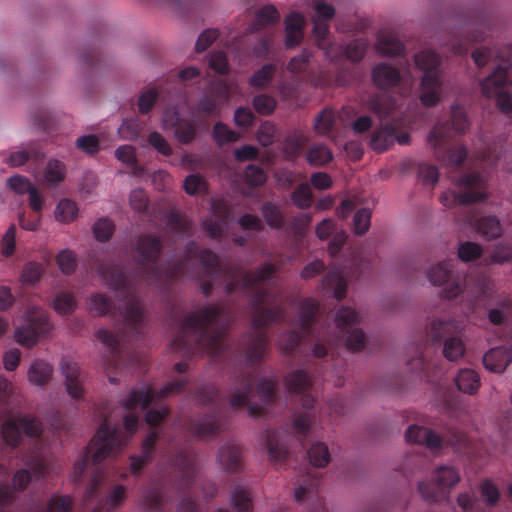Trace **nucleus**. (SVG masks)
Returning a JSON list of instances; mask_svg holds the SVG:
<instances>
[{
  "mask_svg": "<svg viewBox=\"0 0 512 512\" xmlns=\"http://www.w3.org/2000/svg\"><path fill=\"white\" fill-rule=\"evenodd\" d=\"M153 398L154 392L150 387L140 390L133 389L130 392L128 397L122 401V405L127 411L123 418L124 430L120 426H111L108 419L103 421L87 446L85 456L74 463L71 474L74 483L81 481L89 459L94 465H98L125 447L137 431L140 412L149 407Z\"/></svg>",
  "mask_w": 512,
  "mask_h": 512,
  "instance_id": "obj_1",
  "label": "nucleus"
},
{
  "mask_svg": "<svg viewBox=\"0 0 512 512\" xmlns=\"http://www.w3.org/2000/svg\"><path fill=\"white\" fill-rule=\"evenodd\" d=\"M100 274L105 279L108 287L115 291L116 297L125 302L121 311L123 328L117 333L101 328L96 331V338L107 348L110 356L105 359V365L109 369H117L122 362V350L120 342L125 337H139L143 329L144 304L136 295L134 287L120 265H101Z\"/></svg>",
  "mask_w": 512,
  "mask_h": 512,
  "instance_id": "obj_2",
  "label": "nucleus"
},
{
  "mask_svg": "<svg viewBox=\"0 0 512 512\" xmlns=\"http://www.w3.org/2000/svg\"><path fill=\"white\" fill-rule=\"evenodd\" d=\"M415 65L423 72L420 82V100L424 106L431 107L441 100L442 82L439 70L440 58L429 50L415 55Z\"/></svg>",
  "mask_w": 512,
  "mask_h": 512,
  "instance_id": "obj_3",
  "label": "nucleus"
},
{
  "mask_svg": "<svg viewBox=\"0 0 512 512\" xmlns=\"http://www.w3.org/2000/svg\"><path fill=\"white\" fill-rule=\"evenodd\" d=\"M50 329L47 312L33 306L25 312L23 324L15 331V339L22 346L32 347L38 342L39 337L47 334Z\"/></svg>",
  "mask_w": 512,
  "mask_h": 512,
  "instance_id": "obj_4",
  "label": "nucleus"
},
{
  "mask_svg": "<svg viewBox=\"0 0 512 512\" xmlns=\"http://www.w3.org/2000/svg\"><path fill=\"white\" fill-rule=\"evenodd\" d=\"M137 263L141 276L146 281L160 278V238L144 235L137 242Z\"/></svg>",
  "mask_w": 512,
  "mask_h": 512,
  "instance_id": "obj_5",
  "label": "nucleus"
},
{
  "mask_svg": "<svg viewBox=\"0 0 512 512\" xmlns=\"http://www.w3.org/2000/svg\"><path fill=\"white\" fill-rule=\"evenodd\" d=\"M434 485L425 481L418 483V491L427 501H436L440 494L448 493L461 480L459 470L452 465L438 466L433 474Z\"/></svg>",
  "mask_w": 512,
  "mask_h": 512,
  "instance_id": "obj_6",
  "label": "nucleus"
},
{
  "mask_svg": "<svg viewBox=\"0 0 512 512\" xmlns=\"http://www.w3.org/2000/svg\"><path fill=\"white\" fill-rule=\"evenodd\" d=\"M506 77V68L499 66L481 82L482 93L486 97H496L497 104L503 112L512 110V81L507 83Z\"/></svg>",
  "mask_w": 512,
  "mask_h": 512,
  "instance_id": "obj_7",
  "label": "nucleus"
},
{
  "mask_svg": "<svg viewBox=\"0 0 512 512\" xmlns=\"http://www.w3.org/2000/svg\"><path fill=\"white\" fill-rule=\"evenodd\" d=\"M42 432V423L30 415L8 419L2 425V437L6 444L12 447H16L21 443L22 434L31 438H38Z\"/></svg>",
  "mask_w": 512,
  "mask_h": 512,
  "instance_id": "obj_8",
  "label": "nucleus"
},
{
  "mask_svg": "<svg viewBox=\"0 0 512 512\" xmlns=\"http://www.w3.org/2000/svg\"><path fill=\"white\" fill-rule=\"evenodd\" d=\"M484 181V177L479 173H470L459 182V186L464 188L465 192L447 191L442 195L441 201L446 207H452L484 200L487 194L479 190Z\"/></svg>",
  "mask_w": 512,
  "mask_h": 512,
  "instance_id": "obj_9",
  "label": "nucleus"
},
{
  "mask_svg": "<svg viewBox=\"0 0 512 512\" xmlns=\"http://www.w3.org/2000/svg\"><path fill=\"white\" fill-rule=\"evenodd\" d=\"M313 9L315 12V15L312 16V21L314 23L313 34L317 45L324 51L327 58H333L335 56L331 51L333 45H330V47L326 46V43L328 42V26L324 21L334 16V8L323 0H315L313 3Z\"/></svg>",
  "mask_w": 512,
  "mask_h": 512,
  "instance_id": "obj_10",
  "label": "nucleus"
},
{
  "mask_svg": "<svg viewBox=\"0 0 512 512\" xmlns=\"http://www.w3.org/2000/svg\"><path fill=\"white\" fill-rule=\"evenodd\" d=\"M452 267L453 265L450 261H444L432 266L426 272V277L432 285L444 286L442 295L447 299L456 297L463 288V283L460 279L452 282L448 281Z\"/></svg>",
  "mask_w": 512,
  "mask_h": 512,
  "instance_id": "obj_11",
  "label": "nucleus"
},
{
  "mask_svg": "<svg viewBox=\"0 0 512 512\" xmlns=\"http://www.w3.org/2000/svg\"><path fill=\"white\" fill-rule=\"evenodd\" d=\"M60 368L65 378L64 384L67 394L76 401L83 400L85 389L79 364L70 357H63L60 361Z\"/></svg>",
  "mask_w": 512,
  "mask_h": 512,
  "instance_id": "obj_12",
  "label": "nucleus"
},
{
  "mask_svg": "<svg viewBox=\"0 0 512 512\" xmlns=\"http://www.w3.org/2000/svg\"><path fill=\"white\" fill-rule=\"evenodd\" d=\"M28 469H20L15 472L12 478V485L15 490L23 491L31 482L32 476L36 479H42L49 473V465L43 457H36L30 463Z\"/></svg>",
  "mask_w": 512,
  "mask_h": 512,
  "instance_id": "obj_13",
  "label": "nucleus"
},
{
  "mask_svg": "<svg viewBox=\"0 0 512 512\" xmlns=\"http://www.w3.org/2000/svg\"><path fill=\"white\" fill-rule=\"evenodd\" d=\"M372 77L374 83L379 87H387L401 82L404 86L410 88L413 83V77L409 71L400 75L396 69L386 64L376 66Z\"/></svg>",
  "mask_w": 512,
  "mask_h": 512,
  "instance_id": "obj_14",
  "label": "nucleus"
},
{
  "mask_svg": "<svg viewBox=\"0 0 512 512\" xmlns=\"http://www.w3.org/2000/svg\"><path fill=\"white\" fill-rule=\"evenodd\" d=\"M157 438V433L152 431L143 441L141 454L130 457V472L132 475H140L143 468L152 461Z\"/></svg>",
  "mask_w": 512,
  "mask_h": 512,
  "instance_id": "obj_15",
  "label": "nucleus"
},
{
  "mask_svg": "<svg viewBox=\"0 0 512 512\" xmlns=\"http://www.w3.org/2000/svg\"><path fill=\"white\" fill-rule=\"evenodd\" d=\"M408 442L426 446L428 449L435 451L440 448L442 440L432 430L418 426L410 425L405 433Z\"/></svg>",
  "mask_w": 512,
  "mask_h": 512,
  "instance_id": "obj_16",
  "label": "nucleus"
},
{
  "mask_svg": "<svg viewBox=\"0 0 512 512\" xmlns=\"http://www.w3.org/2000/svg\"><path fill=\"white\" fill-rule=\"evenodd\" d=\"M218 314L219 311L216 306H209L197 314L191 315L183 326V333L193 334L204 330L205 327L216 321Z\"/></svg>",
  "mask_w": 512,
  "mask_h": 512,
  "instance_id": "obj_17",
  "label": "nucleus"
},
{
  "mask_svg": "<svg viewBox=\"0 0 512 512\" xmlns=\"http://www.w3.org/2000/svg\"><path fill=\"white\" fill-rule=\"evenodd\" d=\"M305 17L298 12H292L285 18V46L293 48L303 39Z\"/></svg>",
  "mask_w": 512,
  "mask_h": 512,
  "instance_id": "obj_18",
  "label": "nucleus"
},
{
  "mask_svg": "<svg viewBox=\"0 0 512 512\" xmlns=\"http://www.w3.org/2000/svg\"><path fill=\"white\" fill-rule=\"evenodd\" d=\"M512 361V352L506 348H493L483 357V363L487 370L494 373H502Z\"/></svg>",
  "mask_w": 512,
  "mask_h": 512,
  "instance_id": "obj_19",
  "label": "nucleus"
},
{
  "mask_svg": "<svg viewBox=\"0 0 512 512\" xmlns=\"http://www.w3.org/2000/svg\"><path fill=\"white\" fill-rule=\"evenodd\" d=\"M53 374V367L43 360H34L28 370L29 381L37 386L46 385Z\"/></svg>",
  "mask_w": 512,
  "mask_h": 512,
  "instance_id": "obj_20",
  "label": "nucleus"
},
{
  "mask_svg": "<svg viewBox=\"0 0 512 512\" xmlns=\"http://www.w3.org/2000/svg\"><path fill=\"white\" fill-rule=\"evenodd\" d=\"M240 449L234 444H226L219 450L217 461L227 472L237 470L240 463Z\"/></svg>",
  "mask_w": 512,
  "mask_h": 512,
  "instance_id": "obj_21",
  "label": "nucleus"
},
{
  "mask_svg": "<svg viewBox=\"0 0 512 512\" xmlns=\"http://www.w3.org/2000/svg\"><path fill=\"white\" fill-rule=\"evenodd\" d=\"M126 488L123 485H115L108 496L101 500L92 512H113L124 501Z\"/></svg>",
  "mask_w": 512,
  "mask_h": 512,
  "instance_id": "obj_22",
  "label": "nucleus"
},
{
  "mask_svg": "<svg viewBox=\"0 0 512 512\" xmlns=\"http://www.w3.org/2000/svg\"><path fill=\"white\" fill-rule=\"evenodd\" d=\"M115 157L130 168L133 176L139 177L144 173V168L138 165L135 148L131 145H121L115 150Z\"/></svg>",
  "mask_w": 512,
  "mask_h": 512,
  "instance_id": "obj_23",
  "label": "nucleus"
},
{
  "mask_svg": "<svg viewBox=\"0 0 512 512\" xmlns=\"http://www.w3.org/2000/svg\"><path fill=\"white\" fill-rule=\"evenodd\" d=\"M458 389L466 394L475 393L480 387V378L473 369L465 368L459 371L455 378Z\"/></svg>",
  "mask_w": 512,
  "mask_h": 512,
  "instance_id": "obj_24",
  "label": "nucleus"
},
{
  "mask_svg": "<svg viewBox=\"0 0 512 512\" xmlns=\"http://www.w3.org/2000/svg\"><path fill=\"white\" fill-rule=\"evenodd\" d=\"M66 175V166L57 159H50L44 170V181L49 187H55L62 182Z\"/></svg>",
  "mask_w": 512,
  "mask_h": 512,
  "instance_id": "obj_25",
  "label": "nucleus"
},
{
  "mask_svg": "<svg viewBox=\"0 0 512 512\" xmlns=\"http://www.w3.org/2000/svg\"><path fill=\"white\" fill-rule=\"evenodd\" d=\"M376 49L382 55H397L402 52L403 45L393 33L383 32L378 37Z\"/></svg>",
  "mask_w": 512,
  "mask_h": 512,
  "instance_id": "obj_26",
  "label": "nucleus"
},
{
  "mask_svg": "<svg viewBox=\"0 0 512 512\" xmlns=\"http://www.w3.org/2000/svg\"><path fill=\"white\" fill-rule=\"evenodd\" d=\"M143 507L149 511H157L160 507V484L155 481L143 487L141 491Z\"/></svg>",
  "mask_w": 512,
  "mask_h": 512,
  "instance_id": "obj_27",
  "label": "nucleus"
},
{
  "mask_svg": "<svg viewBox=\"0 0 512 512\" xmlns=\"http://www.w3.org/2000/svg\"><path fill=\"white\" fill-rule=\"evenodd\" d=\"M44 158V152L35 146L29 147L28 150L16 151L10 154L8 158V164L16 167L23 165L28 160L39 161Z\"/></svg>",
  "mask_w": 512,
  "mask_h": 512,
  "instance_id": "obj_28",
  "label": "nucleus"
},
{
  "mask_svg": "<svg viewBox=\"0 0 512 512\" xmlns=\"http://www.w3.org/2000/svg\"><path fill=\"white\" fill-rule=\"evenodd\" d=\"M144 129V124L137 117L124 119L118 128V134L123 140H136Z\"/></svg>",
  "mask_w": 512,
  "mask_h": 512,
  "instance_id": "obj_29",
  "label": "nucleus"
},
{
  "mask_svg": "<svg viewBox=\"0 0 512 512\" xmlns=\"http://www.w3.org/2000/svg\"><path fill=\"white\" fill-rule=\"evenodd\" d=\"M394 139V129L390 126H385L373 134L370 146L373 150L382 152L393 144Z\"/></svg>",
  "mask_w": 512,
  "mask_h": 512,
  "instance_id": "obj_30",
  "label": "nucleus"
},
{
  "mask_svg": "<svg viewBox=\"0 0 512 512\" xmlns=\"http://www.w3.org/2000/svg\"><path fill=\"white\" fill-rule=\"evenodd\" d=\"M322 287L324 289H333L334 297L340 300L345 296L347 283L338 271H334L325 276L322 281Z\"/></svg>",
  "mask_w": 512,
  "mask_h": 512,
  "instance_id": "obj_31",
  "label": "nucleus"
},
{
  "mask_svg": "<svg viewBox=\"0 0 512 512\" xmlns=\"http://www.w3.org/2000/svg\"><path fill=\"white\" fill-rule=\"evenodd\" d=\"M54 310L62 315L72 313L77 307V301L73 294L61 291L57 293L52 301Z\"/></svg>",
  "mask_w": 512,
  "mask_h": 512,
  "instance_id": "obj_32",
  "label": "nucleus"
},
{
  "mask_svg": "<svg viewBox=\"0 0 512 512\" xmlns=\"http://www.w3.org/2000/svg\"><path fill=\"white\" fill-rule=\"evenodd\" d=\"M333 157L331 150L325 145L318 144L310 147L307 152V162L312 166H322L328 163Z\"/></svg>",
  "mask_w": 512,
  "mask_h": 512,
  "instance_id": "obj_33",
  "label": "nucleus"
},
{
  "mask_svg": "<svg viewBox=\"0 0 512 512\" xmlns=\"http://www.w3.org/2000/svg\"><path fill=\"white\" fill-rule=\"evenodd\" d=\"M465 352V346L461 338L457 336L448 337L443 343V355L449 361L460 359Z\"/></svg>",
  "mask_w": 512,
  "mask_h": 512,
  "instance_id": "obj_34",
  "label": "nucleus"
},
{
  "mask_svg": "<svg viewBox=\"0 0 512 512\" xmlns=\"http://www.w3.org/2000/svg\"><path fill=\"white\" fill-rule=\"evenodd\" d=\"M308 456L310 463L314 467L318 468L326 466L330 461L328 447L325 443L322 442L313 443L308 451Z\"/></svg>",
  "mask_w": 512,
  "mask_h": 512,
  "instance_id": "obj_35",
  "label": "nucleus"
},
{
  "mask_svg": "<svg viewBox=\"0 0 512 512\" xmlns=\"http://www.w3.org/2000/svg\"><path fill=\"white\" fill-rule=\"evenodd\" d=\"M361 316L358 312L350 307H341L337 313L335 322L338 328L341 329L342 333H346L350 326L360 321Z\"/></svg>",
  "mask_w": 512,
  "mask_h": 512,
  "instance_id": "obj_36",
  "label": "nucleus"
},
{
  "mask_svg": "<svg viewBox=\"0 0 512 512\" xmlns=\"http://www.w3.org/2000/svg\"><path fill=\"white\" fill-rule=\"evenodd\" d=\"M279 19L280 15L275 6L266 5L258 11L253 30H258L262 27L275 24Z\"/></svg>",
  "mask_w": 512,
  "mask_h": 512,
  "instance_id": "obj_37",
  "label": "nucleus"
},
{
  "mask_svg": "<svg viewBox=\"0 0 512 512\" xmlns=\"http://www.w3.org/2000/svg\"><path fill=\"white\" fill-rule=\"evenodd\" d=\"M78 213L77 204L69 199H62L57 204L55 217L58 221L69 223L73 221Z\"/></svg>",
  "mask_w": 512,
  "mask_h": 512,
  "instance_id": "obj_38",
  "label": "nucleus"
},
{
  "mask_svg": "<svg viewBox=\"0 0 512 512\" xmlns=\"http://www.w3.org/2000/svg\"><path fill=\"white\" fill-rule=\"evenodd\" d=\"M115 230V225L112 220L108 218H100L93 225V234L98 241H108Z\"/></svg>",
  "mask_w": 512,
  "mask_h": 512,
  "instance_id": "obj_39",
  "label": "nucleus"
},
{
  "mask_svg": "<svg viewBox=\"0 0 512 512\" xmlns=\"http://www.w3.org/2000/svg\"><path fill=\"white\" fill-rule=\"evenodd\" d=\"M224 213L225 211L222 209L216 210V213L213 215H210L204 222H203V228L208 232V234L211 237L218 236L224 226Z\"/></svg>",
  "mask_w": 512,
  "mask_h": 512,
  "instance_id": "obj_40",
  "label": "nucleus"
},
{
  "mask_svg": "<svg viewBox=\"0 0 512 512\" xmlns=\"http://www.w3.org/2000/svg\"><path fill=\"white\" fill-rule=\"evenodd\" d=\"M476 229L487 238H495L500 236L502 233L501 225L494 217H486L482 219Z\"/></svg>",
  "mask_w": 512,
  "mask_h": 512,
  "instance_id": "obj_41",
  "label": "nucleus"
},
{
  "mask_svg": "<svg viewBox=\"0 0 512 512\" xmlns=\"http://www.w3.org/2000/svg\"><path fill=\"white\" fill-rule=\"evenodd\" d=\"M56 262L60 270L67 275L72 274L77 267L75 254L68 249L62 250L57 254Z\"/></svg>",
  "mask_w": 512,
  "mask_h": 512,
  "instance_id": "obj_42",
  "label": "nucleus"
},
{
  "mask_svg": "<svg viewBox=\"0 0 512 512\" xmlns=\"http://www.w3.org/2000/svg\"><path fill=\"white\" fill-rule=\"evenodd\" d=\"M72 498L70 496H52L42 512H71Z\"/></svg>",
  "mask_w": 512,
  "mask_h": 512,
  "instance_id": "obj_43",
  "label": "nucleus"
},
{
  "mask_svg": "<svg viewBox=\"0 0 512 512\" xmlns=\"http://www.w3.org/2000/svg\"><path fill=\"white\" fill-rule=\"evenodd\" d=\"M479 492L483 500L488 505L496 504L500 497L498 487L490 479H485L480 483Z\"/></svg>",
  "mask_w": 512,
  "mask_h": 512,
  "instance_id": "obj_44",
  "label": "nucleus"
},
{
  "mask_svg": "<svg viewBox=\"0 0 512 512\" xmlns=\"http://www.w3.org/2000/svg\"><path fill=\"white\" fill-rule=\"evenodd\" d=\"M159 97V90L157 87H152L144 92L138 98V110L141 114H147L154 106Z\"/></svg>",
  "mask_w": 512,
  "mask_h": 512,
  "instance_id": "obj_45",
  "label": "nucleus"
},
{
  "mask_svg": "<svg viewBox=\"0 0 512 512\" xmlns=\"http://www.w3.org/2000/svg\"><path fill=\"white\" fill-rule=\"evenodd\" d=\"M274 72L273 65H265L251 76L249 83L253 87L261 88L272 80Z\"/></svg>",
  "mask_w": 512,
  "mask_h": 512,
  "instance_id": "obj_46",
  "label": "nucleus"
},
{
  "mask_svg": "<svg viewBox=\"0 0 512 512\" xmlns=\"http://www.w3.org/2000/svg\"><path fill=\"white\" fill-rule=\"evenodd\" d=\"M371 211L367 208L358 210L353 218V229L357 235L366 233L370 227Z\"/></svg>",
  "mask_w": 512,
  "mask_h": 512,
  "instance_id": "obj_47",
  "label": "nucleus"
},
{
  "mask_svg": "<svg viewBox=\"0 0 512 512\" xmlns=\"http://www.w3.org/2000/svg\"><path fill=\"white\" fill-rule=\"evenodd\" d=\"M334 122H335L334 112L331 110H324L315 119V125H314L315 131L320 135H324L332 129Z\"/></svg>",
  "mask_w": 512,
  "mask_h": 512,
  "instance_id": "obj_48",
  "label": "nucleus"
},
{
  "mask_svg": "<svg viewBox=\"0 0 512 512\" xmlns=\"http://www.w3.org/2000/svg\"><path fill=\"white\" fill-rule=\"evenodd\" d=\"M8 187L19 195L29 193L34 186L29 179L21 175H15L7 179Z\"/></svg>",
  "mask_w": 512,
  "mask_h": 512,
  "instance_id": "obj_49",
  "label": "nucleus"
},
{
  "mask_svg": "<svg viewBox=\"0 0 512 512\" xmlns=\"http://www.w3.org/2000/svg\"><path fill=\"white\" fill-rule=\"evenodd\" d=\"M112 308L111 300L103 294H93L91 296V310L99 316L106 315Z\"/></svg>",
  "mask_w": 512,
  "mask_h": 512,
  "instance_id": "obj_50",
  "label": "nucleus"
},
{
  "mask_svg": "<svg viewBox=\"0 0 512 512\" xmlns=\"http://www.w3.org/2000/svg\"><path fill=\"white\" fill-rule=\"evenodd\" d=\"M453 326L454 322L452 320L439 318L434 319L430 324L429 335L433 340L438 341L442 335L449 331Z\"/></svg>",
  "mask_w": 512,
  "mask_h": 512,
  "instance_id": "obj_51",
  "label": "nucleus"
},
{
  "mask_svg": "<svg viewBox=\"0 0 512 512\" xmlns=\"http://www.w3.org/2000/svg\"><path fill=\"white\" fill-rule=\"evenodd\" d=\"M42 274V266L36 262H30L25 265L22 273L21 280L26 284H34L36 283Z\"/></svg>",
  "mask_w": 512,
  "mask_h": 512,
  "instance_id": "obj_52",
  "label": "nucleus"
},
{
  "mask_svg": "<svg viewBox=\"0 0 512 512\" xmlns=\"http://www.w3.org/2000/svg\"><path fill=\"white\" fill-rule=\"evenodd\" d=\"M293 202L300 208L310 206L312 202V194L308 184H301L294 191L292 196Z\"/></svg>",
  "mask_w": 512,
  "mask_h": 512,
  "instance_id": "obj_53",
  "label": "nucleus"
},
{
  "mask_svg": "<svg viewBox=\"0 0 512 512\" xmlns=\"http://www.w3.org/2000/svg\"><path fill=\"white\" fill-rule=\"evenodd\" d=\"M214 138L220 145L234 142L238 139V135L230 130L226 125L217 123L214 127Z\"/></svg>",
  "mask_w": 512,
  "mask_h": 512,
  "instance_id": "obj_54",
  "label": "nucleus"
},
{
  "mask_svg": "<svg viewBox=\"0 0 512 512\" xmlns=\"http://www.w3.org/2000/svg\"><path fill=\"white\" fill-rule=\"evenodd\" d=\"M76 147L88 154H95L99 151V140L95 135H84L76 140Z\"/></svg>",
  "mask_w": 512,
  "mask_h": 512,
  "instance_id": "obj_55",
  "label": "nucleus"
},
{
  "mask_svg": "<svg viewBox=\"0 0 512 512\" xmlns=\"http://www.w3.org/2000/svg\"><path fill=\"white\" fill-rule=\"evenodd\" d=\"M232 505L236 512H252L250 499L245 490H237L232 496Z\"/></svg>",
  "mask_w": 512,
  "mask_h": 512,
  "instance_id": "obj_56",
  "label": "nucleus"
},
{
  "mask_svg": "<svg viewBox=\"0 0 512 512\" xmlns=\"http://www.w3.org/2000/svg\"><path fill=\"white\" fill-rule=\"evenodd\" d=\"M286 382H287L288 389L296 392V391H299V390L305 388L307 386L309 380L304 371L297 370V371L292 372L288 376Z\"/></svg>",
  "mask_w": 512,
  "mask_h": 512,
  "instance_id": "obj_57",
  "label": "nucleus"
},
{
  "mask_svg": "<svg viewBox=\"0 0 512 512\" xmlns=\"http://www.w3.org/2000/svg\"><path fill=\"white\" fill-rule=\"evenodd\" d=\"M16 227L11 225L1 240V252L5 257L11 256L15 251Z\"/></svg>",
  "mask_w": 512,
  "mask_h": 512,
  "instance_id": "obj_58",
  "label": "nucleus"
},
{
  "mask_svg": "<svg viewBox=\"0 0 512 512\" xmlns=\"http://www.w3.org/2000/svg\"><path fill=\"white\" fill-rule=\"evenodd\" d=\"M481 247L472 242H466L459 246L458 254L462 261H470L476 259L481 254Z\"/></svg>",
  "mask_w": 512,
  "mask_h": 512,
  "instance_id": "obj_59",
  "label": "nucleus"
},
{
  "mask_svg": "<svg viewBox=\"0 0 512 512\" xmlns=\"http://www.w3.org/2000/svg\"><path fill=\"white\" fill-rule=\"evenodd\" d=\"M507 316H512V303L508 300L501 304V307L491 309L489 319L492 323H501Z\"/></svg>",
  "mask_w": 512,
  "mask_h": 512,
  "instance_id": "obj_60",
  "label": "nucleus"
},
{
  "mask_svg": "<svg viewBox=\"0 0 512 512\" xmlns=\"http://www.w3.org/2000/svg\"><path fill=\"white\" fill-rule=\"evenodd\" d=\"M253 106L260 114H269L275 108V101L267 95H258L253 99Z\"/></svg>",
  "mask_w": 512,
  "mask_h": 512,
  "instance_id": "obj_61",
  "label": "nucleus"
},
{
  "mask_svg": "<svg viewBox=\"0 0 512 512\" xmlns=\"http://www.w3.org/2000/svg\"><path fill=\"white\" fill-rule=\"evenodd\" d=\"M245 180L252 186L261 185L266 181V174L261 168L250 165L245 170Z\"/></svg>",
  "mask_w": 512,
  "mask_h": 512,
  "instance_id": "obj_62",
  "label": "nucleus"
},
{
  "mask_svg": "<svg viewBox=\"0 0 512 512\" xmlns=\"http://www.w3.org/2000/svg\"><path fill=\"white\" fill-rule=\"evenodd\" d=\"M130 204L131 207L138 211L143 212L148 207V197L144 190L135 189L130 194Z\"/></svg>",
  "mask_w": 512,
  "mask_h": 512,
  "instance_id": "obj_63",
  "label": "nucleus"
},
{
  "mask_svg": "<svg viewBox=\"0 0 512 512\" xmlns=\"http://www.w3.org/2000/svg\"><path fill=\"white\" fill-rule=\"evenodd\" d=\"M393 106L394 104L386 96L376 98L372 101V108L380 118L387 117L393 109Z\"/></svg>",
  "mask_w": 512,
  "mask_h": 512,
  "instance_id": "obj_64",
  "label": "nucleus"
}]
</instances>
